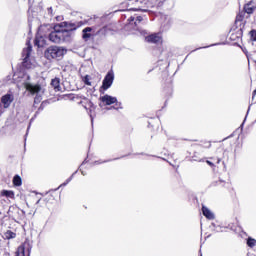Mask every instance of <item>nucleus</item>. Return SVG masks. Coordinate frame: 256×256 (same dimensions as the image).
Segmentation results:
<instances>
[{
    "label": "nucleus",
    "instance_id": "1",
    "mask_svg": "<svg viewBox=\"0 0 256 256\" xmlns=\"http://www.w3.org/2000/svg\"><path fill=\"white\" fill-rule=\"evenodd\" d=\"M165 0H136V7L129 8L128 11H142L147 13L149 9L161 7Z\"/></svg>",
    "mask_w": 256,
    "mask_h": 256
},
{
    "label": "nucleus",
    "instance_id": "2",
    "mask_svg": "<svg viewBox=\"0 0 256 256\" xmlns=\"http://www.w3.org/2000/svg\"><path fill=\"white\" fill-rule=\"evenodd\" d=\"M61 27H67V22H62L54 26V31L49 34V41L52 43H61L67 39V30H62Z\"/></svg>",
    "mask_w": 256,
    "mask_h": 256
},
{
    "label": "nucleus",
    "instance_id": "3",
    "mask_svg": "<svg viewBox=\"0 0 256 256\" xmlns=\"http://www.w3.org/2000/svg\"><path fill=\"white\" fill-rule=\"evenodd\" d=\"M205 149H211V141L202 140L199 144H194L190 147V155H192L193 161H201L200 153Z\"/></svg>",
    "mask_w": 256,
    "mask_h": 256
},
{
    "label": "nucleus",
    "instance_id": "4",
    "mask_svg": "<svg viewBox=\"0 0 256 256\" xmlns=\"http://www.w3.org/2000/svg\"><path fill=\"white\" fill-rule=\"evenodd\" d=\"M64 55L65 49L59 46H49L44 52V56L48 61H61Z\"/></svg>",
    "mask_w": 256,
    "mask_h": 256
},
{
    "label": "nucleus",
    "instance_id": "5",
    "mask_svg": "<svg viewBox=\"0 0 256 256\" xmlns=\"http://www.w3.org/2000/svg\"><path fill=\"white\" fill-rule=\"evenodd\" d=\"M59 199H61V195L59 194V192H57V190H51L37 201V205L41 203H44L46 206L55 205V203H57Z\"/></svg>",
    "mask_w": 256,
    "mask_h": 256
},
{
    "label": "nucleus",
    "instance_id": "6",
    "mask_svg": "<svg viewBox=\"0 0 256 256\" xmlns=\"http://www.w3.org/2000/svg\"><path fill=\"white\" fill-rule=\"evenodd\" d=\"M228 37L230 41L238 42L241 41L243 37V27L242 26H237L233 25L228 33Z\"/></svg>",
    "mask_w": 256,
    "mask_h": 256
},
{
    "label": "nucleus",
    "instance_id": "7",
    "mask_svg": "<svg viewBox=\"0 0 256 256\" xmlns=\"http://www.w3.org/2000/svg\"><path fill=\"white\" fill-rule=\"evenodd\" d=\"M99 101L105 106L115 105V109H121V103L117 101V97H113L109 94H105L99 98Z\"/></svg>",
    "mask_w": 256,
    "mask_h": 256
},
{
    "label": "nucleus",
    "instance_id": "8",
    "mask_svg": "<svg viewBox=\"0 0 256 256\" xmlns=\"http://www.w3.org/2000/svg\"><path fill=\"white\" fill-rule=\"evenodd\" d=\"M26 45L28 46L24 48L22 52V57H24L22 64L23 67H26V69H31V62H29V57H31V51H33V47L29 41L26 43Z\"/></svg>",
    "mask_w": 256,
    "mask_h": 256
},
{
    "label": "nucleus",
    "instance_id": "9",
    "mask_svg": "<svg viewBox=\"0 0 256 256\" xmlns=\"http://www.w3.org/2000/svg\"><path fill=\"white\" fill-rule=\"evenodd\" d=\"M145 41L154 45H163V34L161 32L152 33L145 37Z\"/></svg>",
    "mask_w": 256,
    "mask_h": 256
},
{
    "label": "nucleus",
    "instance_id": "10",
    "mask_svg": "<svg viewBox=\"0 0 256 256\" xmlns=\"http://www.w3.org/2000/svg\"><path fill=\"white\" fill-rule=\"evenodd\" d=\"M113 81H115V73L113 72V70H110L102 81L101 89L107 91V89H109L111 85H113Z\"/></svg>",
    "mask_w": 256,
    "mask_h": 256
},
{
    "label": "nucleus",
    "instance_id": "11",
    "mask_svg": "<svg viewBox=\"0 0 256 256\" xmlns=\"http://www.w3.org/2000/svg\"><path fill=\"white\" fill-rule=\"evenodd\" d=\"M249 17L250 16H248V14H246L244 10H240L236 15L234 25L236 26L239 25V27H242V29H245V23H246L245 20L249 19Z\"/></svg>",
    "mask_w": 256,
    "mask_h": 256
},
{
    "label": "nucleus",
    "instance_id": "12",
    "mask_svg": "<svg viewBox=\"0 0 256 256\" xmlns=\"http://www.w3.org/2000/svg\"><path fill=\"white\" fill-rule=\"evenodd\" d=\"M95 37V30L92 27H86L82 30L83 41H89Z\"/></svg>",
    "mask_w": 256,
    "mask_h": 256
},
{
    "label": "nucleus",
    "instance_id": "13",
    "mask_svg": "<svg viewBox=\"0 0 256 256\" xmlns=\"http://www.w3.org/2000/svg\"><path fill=\"white\" fill-rule=\"evenodd\" d=\"M256 5L253 1H249L248 3L244 4L242 11L246 12V15L251 17L253 13H255Z\"/></svg>",
    "mask_w": 256,
    "mask_h": 256
},
{
    "label": "nucleus",
    "instance_id": "14",
    "mask_svg": "<svg viewBox=\"0 0 256 256\" xmlns=\"http://www.w3.org/2000/svg\"><path fill=\"white\" fill-rule=\"evenodd\" d=\"M42 87L40 84H26V90L30 93V95H37V93H41Z\"/></svg>",
    "mask_w": 256,
    "mask_h": 256
},
{
    "label": "nucleus",
    "instance_id": "15",
    "mask_svg": "<svg viewBox=\"0 0 256 256\" xmlns=\"http://www.w3.org/2000/svg\"><path fill=\"white\" fill-rule=\"evenodd\" d=\"M12 101H13V95L11 94H5L1 98V103L3 104L4 109L9 108Z\"/></svg>",
    "mask_w": 256,
    "mask_h": 256
},
{
    "label": "nucleus",
    "instance_id": "16",
    "mask_svg": "<svg viewBox=\"0 0 256 256\" xmlns=\"http://www.w3.org/2000/svg\"><path fill=\"white\" fill-rule=\"evenodd\" d=\"M77 27L78 26L75 24H69L66 22V26H60V29H62V31H67L66 37H70L71 31H76Z\"/></svg>",
    "mask_w": 256,
    "mask_h": 256
},
{
    "label": "nucleus",
    "instance_id": "17",
    "mask_svg": "<svg viewBox=\"0 0 256 256\" xmlns=\"http://www.w3.org/2000/svg\"><path fill=\"white\" fill-rule=\"evenodd\" d=\"M51 87H53L54 91L59 92L61 91V79L60 78H53L50 83Z\"/></svg>",
    "mask_w": 256,
    "mask_h": 256
},
{
    "label": "nucleus",
    "instance_id": "18",
    "mask_svg": "<svg viewBox=\"0 0 256 256\" xmlns=\"http://www.w3.org/2000/svg\"><path fill=\"white\" fill-rule=\"evenodd\" d=\"M207 165L210 167H215L221 163V158L219 157H210L209 160L206 161Z\"/></svg>",
    "mask_w": 256,
    "mask_h": 256
},
{
    "label": "nucleus",
    "instance_id": "19",
    "mask_svg": "<svg viewBox=\"0 0 256 256\" xmlns=\"http://www.w3.org/2000/svg\"><path fill=\"white\" fill-rule=\"evenodd\" d=\"M0 195L1 197H6V199H15V192L12 190H2Z\"/></svg>",
    "mask_w": 256,
    "mask_h": 256
},
{
    "label": "nucleus",
    "instance_id": "20",
    "mask_svg": "<svg viewBox=\"0 0 256 256\" xmlns=\"http://www.w3.org/2000/svg\"><path fill=\"white\" fill-rule=\"evenodd\" d=\"M202 214L204 217H206V219H215V215H213L211 210H209V208H207L205 205H202Z\"/></svg>",
    "mask_w": 256,
    "mask_h": 256
},
{
    "label": "nucleus",
    "instance_id": "21",
    "mask_svg": "<svg viewBox=\"0 0 256 256\" xmlns=\"http://www.w3.org/2000/svg\"><path fill=\"white\" fill-rule=\"evenodd\" d=\"M12 183L14 187H21L23 185V179H21V176L16 174L12 179Z\"/></svg>",
    "mask_w": 256,
    "mask_h": 256
},
{
    "label": "nucleus",
    "instance_id": "22",
    "mask_svg": "<svg viewBox=\"0 0 256 256\" xmlns=\"http://www.w3.org/2000/svg\"><path fill=\"white\" fill-rule=\"evenodd\" d=\"M15 237H17V234L11 230H7L5 233H4V239H15Z\"/></svg>",
    "mask_w": 256,
    "mask_h": 256
},
{
    "label": "nucleus",
    "instance_id": "23",
    "mask_svg": "<svg viewBox=\"0 0 256 256\" xmlns=\"http://www.w3.org/2000/svg\"><path fill=\"white\" fill-rule=\"evenodd\" d=\"M16 256H25V245H20L17 249Z\"/></svg>",
    "mask_w": 256,
    "mask_h": 256
},
{
    "label": "nucleus",
    "instance_id": "24",
    "mask_svg": "<svg viewBox=\"0 0 256 256\" xmlns=\"http://www.w3.org/2000/svg\"><path fill=\"white\" fill-rule=\"evenodd\" d=\"M107 31H113V27L111 24H108L104 27H102L100 30H99V33H107Z\"/></svg>",
    "mask_w": 256,
    "mask_h": 256
},
{
    "label": "nucleus",
    "instance_id": "25",
    "mask_svg": "<svg viewBox=\"0 0 256 256\" xmlns=\"http://www.w3.org/2000/svg\"><path fill=\"white\" fill-rule=\"evenodd\" d=\"M247 245H248V247H251V249H253V247H255V245H256V240L254 238H248Z\"/></svg>",
    "mask_w": 256,
    "mask_h": 256
},
{
    "label": "nucleus",
    "instance_id": "26",
    "mask_svg": "<svg viewBox=\"0 0 256 256\" xmlns=\"http://www.w3.org/2000/svg\"><path fill=\"white\" fill-rule=\"evenodd\" d=\"M41 39H43V37H36L34 40V45H36V47H43V43H41Z\"/></svg>",
    "mask_w": 256,
    "mask_h": 256
},
{
    "label": "nucleus",
    "instance_id": "27",
    "mask_svg": "<svg viewBox=\"0 0 256 256\" xmlns=\"http://www.w3.org/2000/svg\"><path fill=\"white\" fill-rule=\"evenodd\" d=\"M83 82L85 83V85H88L89 87H91V76L86 75L83 79Z\"/></svg>",
    "mask_w": 256,
    "mask_h": 256
},
{
    "label": "nucleus",
    "instance_id": "28",
    "mask_svg": "<svg viewBox=\"0 0 256 256\" xmlns=\"http://www.w3.org/2000/svg\"><path fill=\"white\" fill-rule=\"evenodd\" d=\"M249 35H250V41H256V30H251L249 32Z\"/></svg>",
    "mask_w": 256,
    "mask_h": 256
},
{
    "label": "nucleus",
    "instance_id": "29",
    "mask_svg": "<svg viewBox=\"0 0 256 256\" xmlns=\"http://www.w3.org/2000/svg\"><path fill=\"white\" fill-rule=\"evenodd\" d=\"M142 21H143V17L138 16L134 22L135 27H137L139 25V23H141Z\"/></svg>",
    "mask_w": 256,
    "mask_h": 256
},
{
    "label": "nucleus",
    "instance_id": "30",
    "mask_svg": "<svg viewBox=\"0 0 256 256\" xmlns=\"http://www.w3.org/2000/svg\"><path fill=\"white\" fill-rule=\"evenodd\" d=\"M41 103V96L36 95L34 98V105H39Z\"/></svg>",
    "mask_w": 256,
    "mask_h": 256
},
{
    "label": "nucleus",
    "instance_id": "31",
    "mask_svg": "<svg viewBox=\"0 0 256 256\" xmlns=\"http://www.w3.org/2000/svg\"><path fill=\"white\" fill-rule=\"evenodd\" d=\"M95 113V106L93 104L90 105L89 114L90 117H93V114Z\"/></svg>",
    "mask_w": 256,
    "mask_h": 256
},
{
    "label": "nucleus",
    "instance_id": "32",
    "mask_svg": "<svg viewBox=\"0 0 256 256\" xmlns=\"http://www.w3.org/2000/svg\"><path fill=\"white\" fill-rule=\"evenodd\" d=\"M45 109V102H42L40 107L38 108V111H43Z\"/></svg>",
    "mask_w": 256,
    "mask_h": 256
},
{
    "label": "nucleus",
    "instance_id": "33",
    "mask_svg": "<svg viewBox=\"0 0 256 256\" xmlns=\"http://www.w3.org/2000/svg\"><path fill=\"white\" fill-rule=\"evenodd\" d=\"M174 177L177 179L178 183H181V176L175 174Z\"/></svg>",
    "mask_w": 256,
    "mask_h": 256
},
{
    "label": "nucleus",
    "instance_id": "34",
    "mask_svg": "<svg viewBox=\"0 0 256 256\" xmlns=\"http://www.w3.org/2000/svg\"><path fill=\"white\" fill-rule=\"evenodd\" d=\"M129 23H133V21H135V17L131 16L129 19H128Z\"/></svg>",
    "mask_w": 256,
    "mask_h": 256
},
{
    "label": "nucleus",
    "instance_id": "35",
    "mask_svg": "<svg viewBox=\"0 0 256 256\" xmlns=\"http://www.w3.org/2000/svg\"><path fill=\"white\" fill-rule=\"evenodd\" d=\"M52 10H53V8H49V9H48V11H52Z\"/></svg>",
    "mask_w": 256,
    "mask_h": 256
},
{
    "label": "nucleus",
    "instance_id": "36",
    "mask_svg": "<svg viewBox=\"0 0 256 256\" xmlns=\"http://www.w3.org/2000/svg\"><path fill=\"white\" fill-rule=\"evenodd\" d=\"M200 256H203V254H200Z\"/></svg>",
    "mask_w": 256,
    "mask_h": 256
}]
</instances>
